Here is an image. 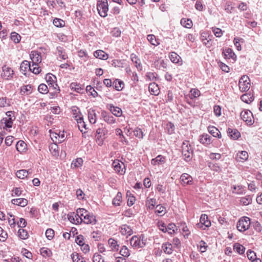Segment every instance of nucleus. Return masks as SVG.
<instances>
[{"label":"nucleus","instance_id":"f257e3e1","mask_svg":"<svg viewBox=\"0 0 262 262\" xmlns=\"http://www.w3.org/2000/svg\"><path fill=\"white\" fill-rule=\"evenodd\" d=\"M182 155L184 157V160L186 162L190 161L192 158L193 149L190 145L188 143V141H185L183 143L182 146Z\"/></svg>","mask_w":262,"mask_h":262},{"label":"nucleus","instance_id":"f03ea898","mask_svg":"<svg viewBox=\"0 0 262 262\" xmlns=\"http://www.w3.org/2000/svg\"><path fill=\"white\" fill-rule=\"evenodd\" d=\"M97 10L99 15L103 17L107 15L108 10V4L107 0H100L97 2Z\"/></svg>","mask_w":262,"mask_h":262},{"label":"nucleus","instance_id":"7ed1b4c3","mask_svg":"<svg viewBox=\"0 0 262 262\" xmlns=\"http://www.w3.org/2000/svg\"><path fill=\"white\" fill-rule=\"evenodd\" d=\"M250 224V219L248 217H243L237 222V229L240 232H244L249 229Z\"/></svg>","mask_w":262,"mask_h":262},{"label":"nucleus","instance_id":"20e7f679","mask_svg":"<svg viewBox=\"0 0 262 262\" xmlns=\"http://www.w3.org/2000/svg\"><path fill=\"white\" fill-rule=\"evenodd\" d=\"M241 117L247 125L251 126L254 123L253 114L248 110L243 111L241 113Z\"/></svg>","mask_w":262,"mask_h":262},{"label":"nucleus","instance_id":"39448f33","mask_svg":"<svg viewBox=\"0 0 262 262\" xmlns=\"http://www.w3.org/2000/svg\"><path fill=\"white\" fill-rule=\"evenodd\" d=\"M7 117L1 120L2 124H4L6 128H11L13 125V121L15 119L14 112L8 111L6 113Z\"/></svg>","mask_w":262,"mask_h":262},{"label":"nucleus","instance_id":"423d86ee","mask_svg":"<svg viewBox=\"0 0 262 262\" xmlns=\"http://www.w3.org/2000/svg\"><path fill=\"white\" fill-rule=\"evenodd\" d=\"M239 88L242 92H247L250 88V80L247 76H243L239 79Z\"/></svg>","mask_w":262,"mask_h":262},{"label":"nucleus","instance_id":"0eeeda50","mask_svg":"<svg viewBox=\"0 0 262 262\" xmlns=\"http://www.w3.org/2000/svg\"><path fill=\"white\" fill-rule=\"evenodd\" d=\"M2 77L5 80H10L13 78L14 71L13 69L7 65H4L2 68Z\"/></svg>","mask_w":262,"mask_h":262},{"label":"nucleus","instance_id":"6e6552de","mask_svg":"<svg viewBox=\"0 0 262 262\" xmlns=\"http://www.w3.org/2000/svg\"><path fill=\"white\" fill-rule=\"evenodd\" d=\"M45 79L50 88L52 87L53 89L57 90L58 92L60 91L59 88L56 83V77L55 75L48 73L46 75Z\"/></svg>","mask_w":262,"mask_h":262},{"label":"nucleus","instance_id":"1a4fd4ad","mask_svg":"<svg viewBox=\"0 0 262 262\" xmlns=\"http://www.w3.org/2000/svg\"><path fill=\"white\" fill-rule=\"evenodd\" d=\"M211 222L208 220V216L205 214L201 215L200 219V223L196 224L198 228L205 230L206 228H208L211 226Z\"/></svg>","mask_w":262,"mask_h":262},{"label":"nucleus","instance_id":"9d476101","mask_svg":"<svg viewBox=\"0 0 262 262\" xmlns=\"http://www.w3.org/2000/svg\"><path fill=\"white\" fill-rule=\"evenodd\" d=\"M130 245L134 248H140L143 247L145 245L144 242L143 237H138L137 235L133 236L130 241Z\"/></svg>","mask_w":262,"mask_h":262},{"label":"nucleus","instance_id":"9b49d317","mask_svg":"<svg viewBox=\"0 0 262 262\" xmlns=\"http://www.w3.org/2000/svg\"><path fill=\"white\" fill-rule=\"evenodd\" d=\"M116 172L118 174L123 175L125 172V167L123 163L121 162L119 160H115L112 164Z\"/></svg>","mask_w":262,"mask_h":262},{"label":"nucleus","instance_id":"f8f14e48","mask_svg":"<svg viewBox=\"0 0 262 262\" xmlns=\"http://www.w3.org/2000/svg\"><path fill=\"white\" fill-rule=\"evenodd\" d=\"M84 217L82 219V222L86 224L94 225L96 224V220L95 216L89 212L87 214H84Z\"/></svg>","mask_w":262,"mask_h":262},{"label":"nucleus","instance_id":"ddd939ff","mask_svg":"<svg viewBox=\"0 0 262 262\" xmlns=\"http://www.w3.org/2000/svg\"><path fill=\"white\" fill-rule=\"evenodd\" d=\"M30 56L32 60V64H38L41 62V56L40 53L36 51H33L31 52Z\"/></svg>","mask_w":262,"mask_h":262},{"label":"nucleus","instance_id":"4468645a","mask_svg":"<svg viewBox=\"0 0 262 262\" xmlns=\"http://www.w3.org/2000/svg\"><path fill=\"white\" fill-rule=\"evenodd\" d=\"M180 180L182 185L185 186L187 185H191L192 184L193 179L189 174L184 173L181 175Z\"/></svg>","mask_w":262,"mask_h":262},{"label":"nucleus","instance_id":"2eb2a0df","mask_svg":"<svg viewBox=\"0 0 262 262\" xmlns=\"http://www.w3.org/2000/svg\"><path fill=\"white\" fill-rule=\"evenodd\" d=\"M200 142L206 146L209 145L212 142V138L207 134H203L200 136Z\"/></svg>","mask_w":262,"mask_h":262},{"label":"nucleus","instance_id":"dca6fc26","mask_svg":"<svg viewBox=\"0 0 262 262\" xmlns=\"http://www.w3.org/2000/svg\"><path fill=\"white\" fill-rule=\"evenodd\" d=\"M223 54L226 59H232L233 61H235L236 59V55L230 48H227L225 50H223Z\"/></svg>","mask_w":262,"mask_h":262},{"label":"nucleus","instance_id":"f3484780","mask_svg":"<svg viewBox=\"0 0 262 262\" xmlns=\"http://www.w3.org/2000/svg\"><path fill=\"white\" fill-rule=\"evenodd\" d=\"M120 232L123 235H130L133 234L132 229L128 225H123L120 228Z\"/></svg>","mask_w":262,"mask_h":262},{"label":"nucleus","instance_id":"a211bd4d","mask_svg":"<svg viewBox=\"0 0 262 262\" xmlns=\"http://www.w3.org/2000/svg\"><path fill=\"white\" fill-rule=\"evenodd\" d=\"M108 108L111 112L116 117H120L122 114V110L117 106H115L113 104H109Z\"/></svg>","mask_w":262,"mask_h":262},{"label":"nucleus","instance_id":"6ab92c4d","mask_svg":"<svg viewBox=\"0 0 262 262\" xmlns=\"http://www.w3.org/2000/svg\"><path fill=\"white\" fill-rule=\"evenodd\" d=\"M56 54L59 58H60L63 60H66L68 58L65 50L63 47L60 46H58L56 48Z\"/></svg>","mask_w":262,"mask_h":262},{"label":"nucleus","instance_id":"aec40b11","mask_svg":"<svg viewBox=\"0 0 262 262\" xmlns=\"http://www.w3.org/2000/svg\"><path fill=\"white\" fill-rule=\"evenodd\" d=\"M94 56L100 59L106 60L108 58V55L101 50H98L94 52Z\"/></svg>","mask_w":262,"mask_h":262},{"label":"nucleus","instance_id":"412c9836","mask_svg":"<svg viewBox=\"0 0 262 262\" xmlns=\"http://www.w3.org/2000/svg\"><path fill=\"white\" fill-rule=\"evenodd\" d=\"M130 59L132 62L135 64L137 69L139 71H141L142 66L138 56L135 54L132 53L130 54Z\"/></svg>","mask_w":262,"mask_h":262},{"label":"nucleus","instance_id":"4be33fe9","mask_svg":"<svg viewBox=\"0 0 262 262\" xmlns=\"http://www.w3.org/2000/svg\"><path fill=\"white\" fill-rule=\"evenodd\" d=\"M32 88L30 84L24 85L20 88V93L23 95H29L32 92Z\"/></svg>","mask_w":262,"mask_h":262},{"label":"nucleus","instance_id":"5701e85b","mask_svg":"<svg viewBox=\"0 0 262 262\" xmlns=\"http://www.w3.org/2000/svg\"><path fill=\"white\" fill-rule=\"evenodd\" d=\"M11 203L14 205L25 207L28 204V201L24 198L14 199L12 200Z\"/></svg>","mask_w":262,"mask_h":262},{"label":"nucleus","instance_id":"b1692460","mask_svg":"<svg viewBox=\"0 0 262 262\" xmlns=\"http://www.w3.org/2000/svg\"><path fill=\"white\" fill-rule=\"evenodd\" d=\"M208 131L214 137H217L218 138H221L222 137L220 132L214 126H209L208 127Z\"/></svg>","mask_w":262,"mask_h":262},{"label":"nucleus","instance_id":"393cba45","mask_svg":"<svg viewBox=\"0 0 262 262\" xmlns=\"http://www.w3.org/2000/svg\"><path fill=\"white\" fill-rule=\"evenodd\" d=\"M71 257L73 262H86L85 258L77 252H73Z\"/></svg>","mask_w":262,"mask_h":262},{"label":"nucleus","instance_id":"a878e982","mask_svg":"<svg viewBox=\"0 0 262 262\" xmlns=\"http://www.w3.org/2000/svg\"><path fill=\"white\" fill-rule=\"evenodd\" d=\"M229 136L233 139L236 140L241 136L240 133L236 129L229 128L227 130Z\"/></svg>","mask_w":262,"mask_h":262},{"label":"nucleus","instance_id":"bb28decb","mask_svg":"<svg viewBox=\"0 0 262 262\" xmlns=\"http://www.w3.org/2000/svg\"><path fill=\"white\" fill-rule=\"evenodd\" d=\"M248 158V152L246 151H242L237 154L236 159L238 162H243L247 160Z\"/></svg>","mask_w":262,"mask_h":262},{"label":"nucleus","instance_id":"cd10ccee","mask_svg":"<svg viewBox=\"0 0 262 262\" xmlns=\"http://www.w3.org/2000/svg\"><path fill=\"white\" fill-rule=\"evenodd\" d=\"M241 99L243 102L248 104L254 100V96L250 93H246L241 96Z\"/></svg>","mask_w":262,"mask_h":262},{"label":"nucleus","instance_id":"c85d7f7f","mask_svg":"<svg viewBox=\"0 0 262 262\" xmlns=\"http://www.w3.org/2000/svg\"><path fill=\"white\" fill-rule=\"evenodd\" d=\"M28 68H30V63L27 60H24L20 64V71L25 75H26V72Z\"/></svg>","mask_w":262,"mask_h":262},{"label":"nucleus","instance_id":"c756f323","mask_svg":"<svg viewBox=\"0 0 262 262\" xmlns=\"http://www.w3.org/2000/svg\"><path fill=\"white\" fill-rule=\"evenodd\" d=\"M154 64L155 68L163 71L167 68V64L164 60H156L154 62Z\"/></svg>","mask_w":262,"mask_h":262},{"label":"nucleus","instance_id":"7c9ffc66","mask_svg":"<svg viewBox=\"0 0 262 262\" xmlns=\"http://www.w3.org/2000/svg\"><path fill=\"white\" fill-rule=\"evenodd\" d=\"M70 87L71 90H73L74 91L79 93H82L84 91L83 86H82L80 84L76 82L71 83Z\"/></svg>","mask_w":262,"mask_h":262},{"label":"nucleus","instance_id":"2f4dec72","mask_svg":"<svg viewBox=\"0 0 262 262\" xmlns=\"http://www.w3.org/2000/svg\"><path fill=\"white\" fill-rule=\"evenodd\" d=\"M108 245L113 251H117L119 250V245L115 239L111 238L108 241Z\"/></svg>","mask_w":262,"mask_h":262},{"label":"nucleus","instance_id":"473e14b6","mask_svg":"<svg viewBox=\"0 0 262 262\" xmlns=\"http://www.w3.org/2000/svg\"><path fill=\"white\" fill-rule=\"evenodd\" d=\"M16 149L18 152H23L27 149V144L24 141L19 140L16 144Z\"/></svg>","mask_w":262,"mask_h":262},{"label":"nucleus","instance_id":"72a5a7b5","mask_svg":"<svg viewBox=\"0 0 262 262\" xmlns=\"http://www.w3.org/2000/svg\"><path fill=\"white\" fill-rule=\"evenodd\" d=\"M169 57L171 62L174 63H179L182 60L181 57L174 52L170 53Z\"/></svg>","mask_w":262,"mask_h":262},{"label":"nucleus","instance_id":"f704fd0d","mask_svg":"<svg viewBox=\"0 0 262 262\" xmlns=\"http://www.w3.org/2000/svg\"><path fill=\"white\" fill-rule=\"evenodd\" d=\"M162 248L163 251L168 254H171L173 251L172 246L168 242L163 243L162 246Z\"/></svg>","mask_w":262,"mask_h":262},{"label":"nucleus","instance_id":"c9c22d12","mask_svg":"<svg viewBox=\"0 0 262 262\" xmlns=\"http://www.w3.org/2000/svg\"><path fill=\"white\" fill-rule=\"evenodd\" d=\"M165 161V158L162 155H159L151 160V164L153 165H156L160 163H164Z\"/></svg>","mask_w":262,"mask_h":262},{"label":"nucleus","instance_id":"e433bc0d","mask_svg":"<svg viewBox=\"0 0 262 262\" xmlns=\"http://www.w3.org/2000/svg\"><path fill=\"white\" fill-rule=\"evenodd\" d=\"M106 132V130L104 128H98L96 130V137L97 139L101 140L103 141L104 138L103 137L105 136Z\"/></svg>","mask_w":262,"mask_h":262},{"label":"nucleus","instance_id":"4c0bfd02","mask_svg":"<svg viewBox=\"0 0 262 262\" xmlns=\"http://www.w3.org/2000/svg\"><path fill=\"white\" fill-rule=\"evenodd\" d=\"M40 254L44 257H50L52 255V252L51 250L47 248L42 247L40 249Z\"/></svg>","mask_w":262,"mask_h":262},{"label":"nucleus","instance_id":"58836bf2","mask_svg":"<svg viewBox=\"0 0 262 262\" xmlns=\"http://www.w3.org/2000/svg\"><path fill=\"white\" fill-rule=\"evenodd\" d=\"M159 88L155 83H150L149 85V91L152 95H158L159 94Z\"/></svg>","mask_w":262,"mask_h":262},{"label":"nucleus","instance_id":"ea45409f","mask_svg":"<svg viewBox=\"0 0 262 262\" xmlns=\"http://www.w3.org/2000/svg\"><path fill=\"white\" fill-rule=\"evenodd\" d=\"M122 193L120 192H118L116 196L113 200V205L115 206H120L122 201Z\"/></svg>","mask_w":262,"mask_h":262},{"label":"nucleus","instance_id":"a19ab883","mask_svg":"<svg viewBox=\"0 0 262 262\" xmlns=\"http://www.w3.org/2000/svg\"><path fill=\"white\" fill-rule=\"evenodd\" d=\"M113 86L117 91H120L123 88L124 83L122 81L116 79L113 82Z\"/></svg>","mask_w":262,"mask_h":262},{"label":"nucleus","instance_id":"79ce46f5","mask_svg":"<svg viewBox=\"0 0 262 262\" xmlns=\"http://www.w3.org/2000/svg\"><path fill=\"white\" fill-rule=\"evenodd\" d=\"M88 118L89 121L92 124H94L96 122V115L94 110H90L88 112Z\"/></svg>","mask_w":262,"mask_h":262},{"label":"nucleus","instance_id":"37998d69","mask_svg":"<svg viewBox=\"0 0 262 262\" xmlns=\"http://www.w3.org/2000/svg\"><path fill=\"white\" fill-rule=\"evenodd\" d=\"M166 209L164 206L159 204L156 206L155 213L161 216L164 215L166 213Z\"/></svg>","mask_w":262,"mask_h":262},{"label":"nucleus","instance_id":"c03bdc74","mask_svg":"<svg viewBox=\"0 0 262 262\" xmlns=\"http://www.w3.org/2000/svg\"><path fill=\"white\" fill-rule=\"evenodd\" d=\"M73 117L77 121L79 117H82L79 109L76 106L72 108Z\"/></svg>","mask_w":262,"mask_h":262},{"label":"nucleus","instance_id":"a18cd8bd","mask_svg":"<svg viewBox=\"0 0 262 262\" xmlns=\"http://www.w3.org/2000/svg\"><path fill=\"white\" fill-rule=\"evenodd\" d=\"M233 249L239 254H243L245 252V248L239 243H235L233 245Z\"/></svg>","mask_w":262,"mask_h":262},{"label":"nucleus","instance_id":"49530a36","mask_svg":"<svg viewBox=\"0 0 262 262\" xmlns=\"http://www.w3.org/2000/svg\"><path fill=\"white\" fill-rule=\"evenodd\" d=\"M252 197L250 195H247L245 197L241 198L240 202L244 205H248L252 203Z\"/></svg>","mask_w":262,"mask_h":262},{"label":"nucleus","instance_id":"de8ad7c7","mask_svg":"<svg viewBox=\"0 0 262 262\" xmlns=\"http://www.w3.org/2000/svg\"><path fill=\"white\" fill-rule=\"evenodd\" d=\"M157 203V200L156 199L151 198L147 199L146 201V205L147 206V208L149 209H153Z\"/></svg>","mask_w":262,"mask_h":262},{"label":"nucleus","instance_id":"09e8293b","mask_svg":"<svg viewBox=\"0 0 262 262\" xmlns=\"http://www.w3.org/2000/svg\"><path fill=\"white\" fill-rule=\"evenodd\" d=\"M76 121L79 129L83 133V128L86 129V124L83 121V117H79Z\"/></svg>","mask_w":262,"mask_h":262},{"label":"nucleus","instance_id":"8fccbe9b","mask_svg":"<svg viewBox=\"0 0 262 262\" xmlns=\"http://www.w3.org/2000/svg\"><path fill=\"white\" fill-rule=\"evenodd\" d=\"M28 175V171H27L26 169H21L19 170H17L16 172V177L21 179H25L27 178Z\"/></svg>","mask_w":262,"mask_h":262},{"label":"nucleus","instance_id":"3c124183","mask_svg":"<svg viewBox=\"0 0 262 262\" xmlns=\"http://www.w3.org/2000/svg\"><path fill=\"white\" fill-rule=\"evenodd\" d=\"M177 230V226L173 223H170L167 226V232L169 235H172Z\"/></svg>","mask_w":262,"mask_h":262},{"label":"nucleus","instance_id":"603ef678","mask_svg":"<svg viewBox=\"0 0 262 262\" xmlns=\"http://www.w3.org/2000/svg\"><path fill=\"white\" fill-rule=\"evenodd\" d=\"M201 95V93L198 89H191L190 91L189 97L191 99L197 98Z\"/></svg>","mask_w":262,"mask_h":262},{"label":"nucleus","instance_id":"864d4df0","mask_svg":"<svg viewBox=\"0 0 262 262\" xmlns=\"http://www.w3.org/2000/svg\"><path fill=\"white\" fill-rule=\"evenodd\" d=\"M10 38L15 43L19 42L21 39L20 35L15 32L11 33Z\"/></svg>","mask_w":262,"mask_h":262},{"label":"nucleus","instance_id":"5fc2aeb1","mask_svg":"<svg viewBox=\"0 0 262 262\" xmlns=\"http://www.w3.org/2000/svg\"><path fill=\"white\" fill-rule=\"evenodd\" d=\"M83 164V160L81 158H77L75 160L73 161L71 164L72 168L79 167L82 166Z\"/></svg>","mask_w":262,"mask_h":262},{"label":"nucleus","instance_id":"6e6d98bb","mask_svg":"<svg viewBox=\"0 0 262 262\" xmlns=\"http://www.w3.org/2000/svg\"><path fill=\"white\" fill-rule=\"evenodd\" d=\"M18 235L19 237L23 239H27L29 236L28 232L26 230L24 229L23 228L18 230Z\"/></svg>","mask_w":262,"mask_h":262},{"label":"nucleus","instance_id":"4d7b16f0","mask_svg":"<svg viewBox=\"0 0 262 262\" xmlns=\"http://www.w3.org/2000/svg\"><path fill=\"white\" fill-rule=\"evenodd\" d=\"M103 119L107 123L109 124H113L115 122V119L113 116L110 115H104L103 113H102Z\"/></svg>","mask_w":262,"mask_h":262},{"label":"nucleus","instance_id":"13d9d810","mask_svg":"<svg viewBox=\"0 0 262 262\" xmlns=\"http://www.w3.org/2000/svg\"><path fill=\"white\" fill-rule=\"evenodd\" d=\"M38 91L40 93L42 94H47L49 92L48 86L43 83H41L39 85L38 87Z\"/></svg>","mask_w":262,"mask_h":262},{"label":"nucleus","instance_id":"bf43d9fd","mask_svg":"<svg viewBox=\"0 0 262 262\" xmlns=\"http://www.w3.org/2000/svg\"><path fill=\"white\" fill-rule=\"evenodd\" d=\"M147 39L152 45L157 46L159 44V42H158L155 36L153 34L148 35L147 36Z\"/></svg>","mask_w":262,"mask_h":262},{"label":"nucleus","instance_id":"052dcab7","mask_svg":"<svg viewBox=\"0 0 262 262\" xmlns=\"http://www.w3.org/2000/svg\"><path fill=\"white\" fill-rule=\"evenodd\" d=\"M120 254L123 256L124 257H127L129 256L130 253L129 252V250L127 247L125 246H123L120 249Z\"/></svg>","mask_w":262,"mask_h":262},{"label":"nucleus","instance_id":"680f3d73","mask_svg":"<svg viewBox=\"0 0 262 262\" xmlns=\"http://www.w3.org/2000/svg\"><path fill=\"white\" fill-rule=\"evenodd\" d=\"M53 23L57 27H62L65 25V22L61 19L58 18H54Z\"/></svg>","mask_w":262,"mask_h":262},{"label":"nucleus","instance_id":"e2e57ef3","mask_svg":"<svg viewBox=\"0 0 262 262\" xmlns=\"http://www.w3.org/2000/svg\"><path fill=\"white\" fill-rule=\"evenodd\" d=\"M240 41L243 42L244 39L243 38H240L237 37H235L233 40L234 44L238 51H241L242 50V47L239 43Z\"/></svg>","mask_w":262,"mask_h":262},{"label":"nucleus","instance_id":"0e129e2a","mask_svg":"<svg viewBox=\"0 0 262 262\" xmlns=\"http://www.w3.org/2000/svg\"><path fill=\"white\" fill-rule=\"evenodd\" d=\"M134 135L139 139H142L143 138V133L142 129L140 128L137 127L133 131Z\"/></svg>","mask_w":262,"mask_h":262},{"label":"nucleus","instance_id":"69168bd1","mask_svg":"<svg viewBox=\"0 0 262 262\" xmlns=\"http://www.w3.org/2000/svg\"><path fill=\"white\" fill-rule=\"evenodd\" d=\"M181 23L187 28H190L192 26V21L189 19H187V20L182 19L181 21Z\"/></svg>","mask_w":262,"mask_h":262},{"label":"nucleus","instance_id":"338daca9","mask_svg":"<svg viewBox=\"0 0 262 262\" xmlns=\"http://www.w3.org/2000/svg\"><path fill=\"white\" fill-rule=\"evenodd\" d=\"M46 236L49 240H51L54 236V231L51 228L48 229L46 231Z\"/></svg>","mask_w":262,"mask_h":262},{"label":"nucleus","instance_id":"774afa93","mask_svg":"<svg viewBox=\"0 0 262 262\" xmlns=\"http://www.w3.org/2000/svg\"><path fill=\"white\" fill-rule=\"evenodd\" d=\"M93 262H105L102 256L97 253H95L93 256Z\"/></svg>","mask_w":262,"mask_h":262}]
</instances>
